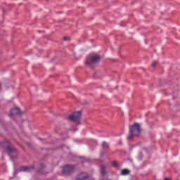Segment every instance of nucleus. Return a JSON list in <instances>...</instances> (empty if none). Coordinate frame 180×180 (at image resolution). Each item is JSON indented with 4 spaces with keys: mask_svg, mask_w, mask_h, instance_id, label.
<instances>
[{
    "mask_svg": "<svg viewBox=\"0 0 180 180\" xmlns=\"http://www.w3.org/2000/svg\"><path fill=\"white\" fill-rule=\"evenodd\" d=\"M34 86V88H36V86Z\"/></svg>",
    "mask_w": 180,
    "mask_h": 180,
    "instance_id": "20",
    "label": "nucleus"
},
{
    "mask_svg": "<svg viewBox=\"0 0 180 180\" xmlns=\"http://www.w3.org/2000/svg\"><path fill=\"white\" fill-rule=\"evenodd\" d=\"M32 169H34V167L33 166L30 167H21L20 169V171L22 172H30Z\"/></svg>",
    "mask_w": 180,
    "mask_h": 180,
    "instance_id": "7",
    "label": "nucleus"
},
{
    "mask_svg": "<svg viewBox=\"0 0 180 180\" xmlns=\"http://www.w3.org/2000/svg\"><path fill=\"white\" fill-rule=\"evenodd\" d=\"M6 151L9 155H12V154H16L18 151L16 150V148H11V146H7L6 147Z\"/></svg>",
    "mask_w": 180,
    "mask_h": 180,
    "instance_id": "6",
    "label": "nucleus"
},
{
    "mask_svg": "<svg viewBox=\"0 0 180 180\" xmlns=\"http://www.w3.org/2000/svg\"><path fill=\"white\" fill-rule=\"evenodd\" d=\"M129 136L128 140H131L134 136H139L141 133V127L139 123L135 122L132 126L129 127Z\"/></svg>",
    "mask_w": 180,
    "mask_h": 180,
    "instance_id": "2",
    "label": "nucleus"
},
{
    "mask_svg": "<svg viewBox=\"0 0 180 180\" xmlns=\"http://www.w3.org/2000/svg\"><path fill=\"white\" fill-rule=\"evenodd\" d=\"M130 174V170L127 169H123L121 170V175H129Z\"/></svg>",
    "mask_w": 180,
    "mask_h": 180,
    "instance_id": "9",
    "label": "nucleus"
},
{
    "mask_svg": "<svg viewBox=\"0 0 180 180\" xmlns=\"http://www.w3.org/2000/svg\"><path fill=\"white\" fill-rule=\"evenodd\" d=\"M75 169V167L72 165H68L66 166H64L62 170V174L63 175H70V174H72L74 172V170Z\"/></svg>",
    "mask_w": 180,
    "mask_h": 180,
    "instance_id": "4",
    "label": "nucleus"
},
{
    "mask_svg": "<svg viewBox=\"0 0 180 180\" xmlns=\"http://www.w3.org/2000/svg\"><path fill=\"white\" fill-rule=\"evenodd\" d=\"M157 65H158V61H154V62L152 63V68H155V67H156Z\"/></svg>",
    "mask_w": 180,
    "mask_h": 180,
    "instance_id": "13",
    "label": "nucleus"
},
{
    "mask_svg": "<svg viewBox=\"0 0 180 180\" xmlns=\"http://www.w3.org/2000/svg\"><path fill=\"white\" fill-rule=\"evenodd\" d=\"M120 144H122V141H120Z\"/></svg>",
    "mask_w": 180,
    "mask_h": 180,
    "instance_id": "19",
    "label": "nucleus"
},
{
    "mask_svg": "<svg viewBox=\"0 0 180 180\" xmlns=\"http://www.w3.org/2000/svg\"><path fill=\"white\" fill-rule=\"evenodd\" d=\"M39 167H40L41 169H43L44 168V165H40Z\"/></svg>",
    "mask_w": 180,
    "mask_h": 180,
    "instance_id": "15",
    "label": "nucleus"
},
{
    "mask_svg": "<svg viewBox=\"0 0 180 180\" xmlns=\"http://www.w3.org/2000/svg\"><path fill=\"white\" fill-rule=\"evenodd\" d=\"M165 180H171L169 178H165Z\"/></svg>",
    "mask_w": 180,
    "mask_h": 180,
    "instance_id": "16",
    "label": "nucleus"
},
{
    "mask_svg": "<svg viewBox=\"0 0 180 180\" xmlns=\"http://www.w3.org/2000/svg\"><path fill=\"white\" fill-rule=\"evenodd\" d=\"M115 89H117V86L115 87Z\"/></svg>",
    "mask_w": 180,
    "mask_h": 180,
    "instance_id": "18",
    "label": "nucleus"
},
{
    "mask_svg": "<svg viewBox=\"0 0 180 180\" xmlns=\"http://www.w3.org/2000/svg\"><path fill=\"white\" fill-rule=\"evenodd\" d=\"M39 140H40V141H41L42 139L39 138Z\"/></svg>",
    "mask_w": 180,
    "mask_h": 180,
    "instance_id": "17",
    "label": "nucleus"
},
{
    "mask_svg": "<svg viewBox=\"0 0 180 180\" xmlns=\"http://www.w3.org/2000/svg\"><path fill=\"white\" fill-rule=\"evenodd\" d=\"M101 172L103 176H105L106 174V167L102 166Z\"/></svg>",
    "mask_w": 180,
    "mask_h": 180,
    "instance_id": "10",
    "label": "nucleus"
},
{
    "mask_svg": "<svg viewBox=\"0 0 180 180\" xmlns=\"http://www.w3.org/2000/svg\"><path fill=\"white\" fill-rule=\"evenodd\" d=\"M103 148H109V144H108V142L106 141L103 142Z\"/></svg>",
    "mask_w": 180,
    "mask_h": 180,
    "instance_id": "11",
    "label": "nucleus"
},
{
    "mask_svg": "<svg viewBox=\"0 0 180 180\" xmlns=\"http://www.w3.org/2000/svg\"><path fill=\"white\" fill-rule=\"evenodd\" d=\"M18 115H21L20 109L16 107L11 110V116L13 117V116H18Z\"/></svg>",
    "mask_w": 180,
    "mask_h": 180,
    "instance_id": "5",
    "label": "nucleus"
},
{
    "mask_svg": "<svg viewBox=\"0 0 180 180\" xmlns=\"http://www.w3.org/2000/svg\"><path fill=\"white\" fill-rule=\"evenodd\" d=\"M101 61V56L96 54H90L87 58L84 63L87 67L94 68L95 64H98Z\"/></svg>",
    "mask_w": 180,
    "mask_h": 180,
    "instance_id": "1",
    "label": "nucleus"
},
{
    "mask_svg": "<svg viewBox=\"0 0 180 180\" xmlns=\"http://www.w3.org/2000/svg\"><path fill=\"white\" fill-rule=\"evenodd\" d=\"M112 167H115V168H119V165L117 164V162H116V161H112Z\"/></svg>",
    "mask_w": 180,
    "mask_h": 180,
    "instance_id": "12",
    "label": "nucleus"
},
{
    "mask_svg": "<svg viewBox=\"0 0 180 180\" xmlns=\"http://www.w3.org/2000/svg\"><path fill=\"white\" fill-rule=\"evenodd\" d=\"M63 40H64L65 41H67V40H68V37H65L63 38Z\"/></svg>",
    "mask_w": 180,
    "mask_h": 180,
    "instance_id": "14",
    "label": "nucleus"
},
{
    "mask_svg": "<svg viewBox=\"0 0 180 180\" xmlns=\"http://www.w3.org/2000/svg\"><path fill=\"white\" fill-rule=\"evenodd\" d=\"M88 179V174L86 173H81L78 175V177L76 179V180H85Z\"/></svg>",
    "mask_w": 180,
    "mask_h": 180,
    "instance_id": "8",
    "label": "nucleus"
},
{
    "mask_svg": "<svg viewBox=\"0 0 180 180\" xmlns=\"http://www.w3.org/2000/svg\"><path fill=\"white\" fill-rule=\"evenodd\" d=\"M81 115H82L81 111L75 112L72 115H70L69 117H68V120H72V122H75V123L79 124Z\"/></svg>",
    "mask_w": 180,
    "mask_h": 180,
    "instance_id": "3",
    "label": "nucleus"
}]
</instances>
